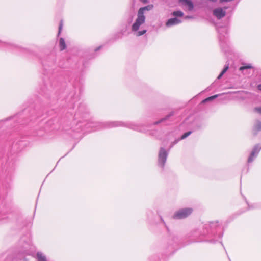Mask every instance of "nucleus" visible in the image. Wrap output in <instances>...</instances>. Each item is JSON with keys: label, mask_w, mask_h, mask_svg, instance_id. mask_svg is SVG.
Returning <instances> with one entry per match:
<instances>
[{"label": "nucleus", "mask_w": 261, "mask_h": 261, "mask_svg": "<svg viewBox=\"0 0 261 261\" xmlns=\"http://www.w3.org/2000/svg\"><path fill=\"white\" fill-rule=\"evenodd\" d=\"M59 46L60 50H63L66 48V44L63 38H60L59 41Z\"/></svg>", "instance_id": "obj_22"}, {"label": "nucleus", "mask_w": 261, "mask_h": 261, "mask_svg": "<svg viewBox=\"0 0 261 261\" xmlns=\"http://www.w3.org/2000/svg\"><path fill=\"white\" fill-rule=\"evenodd\" d=\"M218 96H219L218 94H216V95H214L212 96L208 97L206 98L203 99L201 101V103H205L206 102L212 101V100H214V99L216 98L217 97H218Z\"/></svg>", "instance_id": "obj_25"}, {"label": "nucleus", "mask_w": 261, "mask_h": 261, "mask_svg": "<svg viewBox=\"0 0 261 261\" xmlns=\"http://www.w3.org/2000/svg\"><path fill=\"white\" fill-rule=\"evenodd\" d=\"M261 150V145L257 144L255 145L251 151L247 160V163L251 164L257 158Z\"/></svg>", "instance_id": "obj_13"}, {"label": "nucleus", "mask_w": 261, "mask_h": 261, "mask_svg": "<svg viewBox=\"0 0 261 261\" xmlns=\"http://www.w3.org/2000/svg\"><path fill=\"white\" fill-rule=\"evenodd\" d=\"M52 123H53L52 120H48V121H46L45 123L44 127H43V129H44V130L45 131L49 130Z\"/></svg>", "instance_id": "obj_26"}, {"label": "nucleus", "mask_w": 261, "mask_h": 261, "mask_svg": "<svg viewBox=\"0 0 261 261\" xmlns=\"http://www.w3.org/2000/svg\"><path fill=\"white\" fill-rule=\"evenodd\" d=\"M171 15L172 16H173L177 18L178 17H181L184 16V13L181 11L178 10V11H175L172 12Z\"/></svg>", "instance_id": "obj_23"}, {"label": "nucleus", "mask_w": 261, "mask_h": 261, "mask_svg": "<svg viewBox=\"0 0 261 261\" xmlns=\"http://www.w3.org/2000/svg\"><path fill=\"white\" fill-rule=\"evenodd\" d=\"M169 150H167L163 147L160 148L158 153V165L162 169H164L165 167L169 154Z\"/></svg>", "instance_id": "obj_8"}, {"label": "nucleus", "mask_w": 261, "mask_h": 261, "mask_svg": "<svg viewBox=\"0 0 261 261\" xmlns=\"http://www.w3.org/2000/svg\"><path fill=\"white\" fill-rule=\"evenodd\" d=\"M149 10V6H147L140 8L138 10L137 19L132 26V31L133 32H137L136 36H140L144 35L147 31L146 30H143L139 31H138V30H139L140 25L143 24L145 21V17L144 15V11Z\"/></svg>", "instance_id": "obj_5"}, {"label": "nucleus", "mask_w": 261, "mask_h": 261, "mask_svg": "<svg viewBox=\"0 0 261 261\" xmlns=\"http://www.w3.org/2000/svg\"><path fill=\"white\" fill-rule=\"evenodd\" d=\"M30 113V121L36 120L39 119V115L36 112L35 110L31 111L29 109H25L22 112L18 113L16 115L8 118L9 120L14 123L13 127H15V123H19L20 125H24L28 122V118L25 117L26 115Z\"/></svg>", "instance_id": "obj_4"}, {"label": "nucleus", "mask_w": 261, "mask_h": 261, "mask_svg": "<svg viewBox=\"0 0 261 261\" xmlns=\"http://www.w3.org/2000/svg\"><path fill=\"white\" fill-rule=\"evenodd\" d=\"M73 87L75 89V92L73 94L71 93L70 96L71 98V103L72 108H74L73 105L75 101H78L80 99V94L82 91V84L79 82L75 83L73 85Z\"/></svg>", "instance_id": "obj_9"}, {"label": "nucleus", "mask_w": 261, "mask_h": 261, "mask_svg": "<svg viewBox=\"0 0 261 261\" xmlns=\"http://www.w3.org/2000/svg\"><path fill=\"white\" fill-rule=\"evenodd\" d=\"M193 18L192 16H185V19H190V18Z\"/></svg>", "instance_id": "obj_37"}, {"label": "nucleus", "mask_w": 261, "mask_h": 261, "mask_svg": "<svg viewBox=\"0 0 261 261\" xmlns=\"http://www.w3.org/2000/svg\"><path fill=\"white\" fill-rule=\"evenodd\" d=\"M16 160L14 157H8L7 161V164L10 168V171L6 176L5 179H3V187L6 189H8L10 187V184L12 180V171L15 169L16 166Z\"/></svg>", "instance_id": "obj_7"}, {"label": "nucleus", "mask_w": 261, "mask_h": 261, "mask_svg": "<svg viewBox=\"0 0 261 261\" xmlns=\"http://www.w3.org/2000/svg\"><path fill=\"white\" fill-rule=\"evenodd\" d=\"M1 49L2 48L4 49H8V50H9L10 51H14V52L16 50H20V51H23V52L27 51V50L26 49L22 48L20 47V46L15 45H14L12 44H10V43H8L6 42H3L2 41H1Z\"/></svg>", "instance_id": "obj_14"}, {"label": "nucleus", "mask_w": 261, "mask_h": 261, "mask_svg": "<svg viewBox=\"0 0 261 261\" xmlns=\"http://www.w3.org/2000/svg\"><path fill=\"white\" fill-rule=\"evenodd\" d=\"M115 127H125L140 132H145L147 129L140 123L132 122L108 121L103 123L88 122L85 124L86 129L91 128L89 131H94L102 128H109Z\"/></svg>", "instance_id": "obj_3"}, {"label": "nucleus", "mask_w": 261, "mask_h": 261, "mask_svg": "<svg viewBox=\"0 0 261 261\" xmlns=\"http://www.w3.org/2000/svg\"><path fill=\"white\" fill-rule=\"evenodd\" d=\"M88 115V109L84 103H80L75 114V119L86 118Z\"/></svg>", "instance_id": "obj_11"}, {"label": "nucleus", "mask_w": 261, "mask_h": 261, "mask_svg": "<svg viewBox=\"0 0 261 261\" xmlns=\"http://www.w3.org/2000/svg\"><path fill=\"white\" fill-rule=\"evenodd\" d=\"M42 65L45 68L46 70H47V69L46 68L47 66H51V65H53L54 64V61H52L51 63V64H48L45 62H43V61H42Z\"/></svg>", "instance_id": "obj_33"}, {"label": "nucleus", "mask_w": 261, "mask_h": 261, "mask_svg": "<svg viewBox=\"0 0 261 261\" xmlns=\"http://www.w3.org/2000/svg\"><path fill=\"white\" fill-rule=\"evenodd\" d=\"M38 134V135H39V136H41V135H42L41 133H38V134Z\"/></svg>", "instance_id": "obj_41"}, {"label": "nucleus", "mask_w": 261, "mask_h": 261, "mask_svg": "<svg viewBox=\"0 0 261 261\" xmlns=\"http://www.w3.org/2000/svg\"><path fill=\"white\" fill-rule=\"evenodd\" d=\"M252 68H253V66H251L250 64H245V65H244L243 66H241L239 68V70L240 71H243L244 70H246V69H252Z\"/></svg>", "instance_id": "obj_27"}, {"label": "nucleus", "mask_w": 261, "mask_h": 261, "mask_svg": "<svg viewBox=\"0 0 261 261\" xmlns=\"http://www.w3.org/2000/svg\"><path fill=\"white\" fill-rule=\"evenodd\" d=\"M160 220H161L162 223L163 224L164 226L167 229V231H169L168 227L167 226V225H166L165 222L164 221V219H163V218L161 216H160Z\"/></svg>", "instance_id": "obj_34"}, {"label": "nucleus", "mask_w": 261, "mask_h": 261, "mask_svg": "<svg viewBox=\"0 0 261 261\" xmlns=\"http://www.w3.org/2000/svg\"><path fill=\"white\" fill-rule=\"evenodd\" d=\"M179 2L182 5L187 6L189 11H192L194 8V5L191 0H179Z\"/></svg>", "instance_id": "obj_19"}, {"label": "nucleus", "mask_w": 261, "mask_h": 261, "mask_svg": "<svg viewBox=\"0 0 261 261\" xmlns=\"http://www.w3.org/2000/svg\"><path fill=\"white\" fill-rule=\"evenodd\" d=\"M12 212V205L11 204H8L7 205H5L3 206V210H1V221L5 219L8 217H3L2 213L5 214H9Z\"/></svg>", "instance_id": "obj_17"}, {"label": "nucleus", "mask_w": 261, "mask_h": 261, "mask_svg": "<svg viewBox=\"0 0 261 261\" xmlns=\"http://www.w3.org/2000/svg\"><path fill=\"white\" fill-rule=\"evenodd\" d=\"M168 249L171 253H173V249L177 250L179 244V239L175 236H169L168 240Z\"/></svg>", "instance_id": "obj_12"}, {"label": "nucleus", "mask_w": 261, "mask_h": 261, "mask_svg": "<svg viewBox=\"0 0 261 261\" xmlns=\"http://www.w3.org/2000/svg\"><path fill=\"white\" fill-rule=\"evenodd\" d=\"M257 89L259 91H261V84H258L257 86Z\"/></svg>", "instance_id": "obj_38"}, {"label": "nucleus", "mask_w": 261, "mask_h": 261, "mask_svg": "<svg viewBox=\"0 0 261 261\" xmlns=\"http://www.w3.org/2000/svg\"><path fill=\"white\" fill-rule=\"evenodd\" d=\"M181 139L180 138H178V139H175L174 141H173L172 142H171V144H170V148L169 149V150L172 148L175 144H176L179 141H180Z\"/></svg>", "instance_id": "obj_29"}, {"label": "nucleus", "mask_w": 261, "mask_h": 261, "mask_svg": "<svg viewBox=\"0 0 261 261\" xmlns=\"http://www.w3.org/2000/svg\"><path fill=\"white\" fill-rule=\"evenodd\" d=\"M63 26V20H61L60 21V23H59V30H58V36H59L60 34V33L62 31V30Z\"/></svg>", "instance_id": "obj_30"}, {"label": "nucleus", "mask_w": 261, "mask_h": 261, "mask_svg": "<svg viewBox=\"0 0 261 261\" xmlns=\"http://www.w3.org/2000/svg\"><path fill=\"white\" fill-rule=\"evenodd\" d=\"M217 31L219 34V44L222 50L225 53H229L230 51V47L228 40V28L226 27H220L217 29Z\"/></svg>", "instance_id": "obj_6"}, {"label": "nucleus", "mask_w": 261, "mask_h": 261, "mask_svg": "<svg viewBox=\"0 0 261 261\" xmlns=\"http://www.w3.org/2000/svg\"><path fill=\"white\" fill-rule=\"evenodd\" d=\"M146 215L149 219H151L153 217L154 214L152 211L148 210L146 212Z\"/></svg>", "instance_id": "obj_31"}, {"label": "nucleus", "mask_w": 261, "mask_h": 261, "mask_svg": "<svg viewBox=\"0 0 261 261\" xmlns=\"http://www.w3.org/2000/svg\"><path fill=\"white\" fill-rule=\"evenodd\" d=\"M192 132L190 130L187 132L185 133L182 135L181 137L180 138L181 140L184 139L186 138L188 136H189L190 135L192 134Z\"/></svg>", "instance_id": "obj_28"}, {"label": "nucleus", "mask_w": 261, "mask_h": 261, "mask_svg": "<svg viewBox=\"0 0 261 261\" xmlns=\"http://www.w3.org/2000/svg\"><path fill=\"white\" fill-rule=\"evenodd\" d=\"M215 82H216V81H215L214 83H213L211 85V86H212H212H213V85L215 84Z\"/></svg>", "instance_id": "obj_42"}, {"label": "nucleus", "mask_w": 261, "mask_h": 261, "mask_svg": "<svg viewBox=\"0 0 261 261\" xmlns=\"http://www.w3.org/2000/svg\"><path fill=\"white\" fill-rule=\"evenodd\" d=\"M182 22V21L176 17L171 18L169 19L166 22L167 27H171L174 25H178Z\"/></svg>", "instance_id": "obj_16"}, {"label": "nucleus", "mask_w": 261, "mask_h": 261, "mask_svg": "<svg viewBox=\"0 0 261 261\" xmlns=\"http://www.w3.org/2000/svg\"><path fill=\"white\" fill-rule=\"evenodd\" d=\"M259 131H261V121L259 120H256L252 128L253 134L255 136Z\"/></svg>", "instance_id": "obj_18"}, {"label": "nucleus", "mask_w": 261, "mask_h": 261, "mask_svg": "<svg viewBox=\"0 0 261 261\" xmlns=\"http://www.w3.org/2000/svg\"><path fill=\"white\" fill-rule=\"evenodd\" d=\"M229 8V7L224 6L223 8L218 7L215 8L213 10V14L218 19H220L226 15V10Z\"/></svg>", "instance_id": "obj_15"}, {"label": "nucleus", "mask_w": 261, "mask_h": 261, "mask_svg": "<svg viewBox=\"0 0 261 261\" xmlns=\"http://www.w3.org/2000/svg\"><path fill=\"white\" fill-rule=\"evenodd\" d=\"M102 47V46H99L97 47H96L95 49V51H97L98 50H100Z\"/></svg>", "instance_id": "obj_36"}, {"label": "nucleus", "mask_w": 261, "mask_h": 261, "mask_svg": "<svg viewBox=\"0 0 261 261\" xmlns=\"http://www.w3.org/2000/svg\"><path fill=\"white\" fill-rule=\"evenodd\" d=\"M36 259L37 261H47L46 256L41 252H37Z\"/></svg>", "instance_id": "obj_21"}, {"label": "nucleus", "mask_w": 261, "mask_h": 261, "mask_svg": "<svg viewBox=\"0 0 261 261\" xmlns=\"http://www.w3.org/2000/svg\"><path fill=\"white\" fill-rule=\"evenodd\" d=\"M174 114V111H172L168 115L166 116L164 118L161 119L159 121H157L154 122L153 124L154 125H157V124H159L160 123H162V122L165 121V120H168L170 117L173 116Z\"/></svg>", "instance_id": "obj_20"}, {"label": "nucleus", "mask_w": 261, "mask_h": 261, "mask_svg": "<svg viewBox=\"0 0 261 261\" xmlns=\"http://www.w3.org/2000/svg\"><path fill=\"white\" fill-rule=\"evenodd\" d=\"M247 204H248V210L253 209V208H261V205H250L248 203H247Z\"/></svg>", "instance_id": "obj_32"}, {"label": "nucleus", "mask_w": 261, "mask_h": 261, "mask_svg": "<svg viewBox=\"0 0 261 261\" xmlns=\"http://www.w3.org/2000/svg\"><path fill=\"white\" fill-rule=\"evenodd\" d=\"M44 123L43 121V120H42L41 121L39 122V125H41L42 124H44Z\"/></svg>", "instance_id": "obj_40"}, {"label": "nucleus", "mask_w": 261, "mask_h": 261, "mask_svg": "<svg viewBox=\"0 0 261 261\" xmlns=\"http://www.w3.org/2000/svg\"><path fill=\"white\" fill-rule=\"evenodd\" d=\"M32 248L31 235L28 232L21 237L12 251L8 255L5 261L25 260V257L30 254Z\"/></svg>", "instance_id": "obj_2"}, {"label": "nucleus", "mask_w": 261, "mask_h": 261, "mask_svg": "<svg viewBox=\"0 0 261 261\" xmlns=\"http://www.w3.org/2000/svg\"><path fill=\"white\" fill-rule=\"evenodd\" d=\"M119 33L115 35V39H118L119 37H117V35H119Z\"/></svg>", "instance_id": "obj_39"}, {"label": "nucleus", "mask_w": 261, "mask_h": 261, "mask_svg": "<svg viewBox=\"0 0 261 261\" xmlns=\"http://www.w3.org/2000/svg\"><path fill=\"white\" fill-rule=\"evenodd\" d=\"M222 224L219 221L208 222L203 225L202 229H195L191 233V242L202 241L215 243L223 235Z\"/></svg>", "instance_id": "obj_1"}, {"label": "nucleus", "mask_w": 261, "mask_h": 261, "mask_svg": "<svg viewBox=\"0 0 261 261\" xmlns=\"http://www.w3.org/2000/svg\"><path fill=\"white\" fill-rule=\"evenodd\" d=\"M254 110L258 112V113L260 114H261V107H255L254 108Z\"/></svg>", "instance_id": "obj_35"}, {"label": "nucleus", "mask_w": 261, "mask_h": 261, "mask_svg": "<svg viewBox=\"0 0 261 261\" xmlns=\"http://www.w3.org/2000/svg\"><path fill=\"white\" fill-rule=\"evenodd\" d=\"M193 210L191 207H186L179 209L175 212L173 216L174 219H183L190 216L193 212Z\"/></svg>", "instance_id": "obj_10"}, {"label": "nucleus", "mask_w": 261, "mask_h": 261, "mask_svg": "<svg viewBox=\"0 0 261 261\" xmlns=\"http://www.w3.org/2000/svg\"><path fill=\"white\" fill-rule=\"evenodd\" d=\"M228 68H229L228 64L225 65L223 69L222 70V71L221 72L220 74L218 76L217 79V80L220 79L222 77V76L225 73V72L228 70Z\"/></svg>", "instance_id": "obj_24"}]
</instances>
